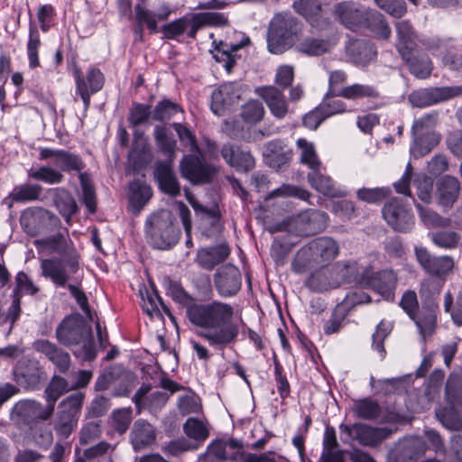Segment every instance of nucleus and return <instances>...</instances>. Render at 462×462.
Wrapping results in <instances>:
<instances>
[{
	"label": "nucleus",
	"instance_id": "nucleus-5",
	"mask_svg": "<svg viewBox=\"0 0 462 462\" xmlns=\"http://www.w3.org/2000/svg\"><path fill=\"white\" fill-rule=\"evenodd\" d=\"M300 24L290 13H280L271 20L267 44L272 53L281 54L290 49L298 40Z\"/></svg>",
	"mask_w": 462,
	"mask_h": 462
},
{
	"label": "nucleus",
	"instance_id": "nucleus-29",
	"mask_svg": "<svg viewBox=\"0 0 462 462\" xmlns=\"http://www.w3.org/2000/svg\"><path fill=\"white\" fill-rule=\"evenodd\" d=\"M460 183L453 176L446 175L437 183L438 203L440 207L449 209L457 201L459 194Z\"/></svg>",
	"mask_w": 462,
	"mask_h": 462
},
{
	"label": "nucleus",
	"instance_id": "nucleus-11",
	"mask_svg": "<svg viewBox=\"0 0 462 462\" xmlns=\"http://www.w3.org/2000/svg\"><path fill=\"white\" fill-rule=\"evenodd\" d=\"M426 450L427 445L422 438L404 437L391 448L386 462H412L422 457Z\"/></svg>",
	"mask_w": 462,
	"mask_h": 462
},
{
	"label": "nucleus",
	"instance_id": "nucleus-24",
	"mask_svg": "<svg viewBox=\"0 0 462 462\" xmlns=\"http://www.w3.org/2000/svg\"><path fill=\"white\" fill-rule=\"evenodd\" d=\"M367 9L354 2H341L335 5L334 14L347 29L356 31L363 27Z\"/></svg>",
	"mask_w": 462,
	"mask_h": 462
},
{
	"label": "nucleus",
	"instance_id": "nucleus-33",
	"mask_svg": "<svg viewBox=\"0 0 462 462\" xmlns=\"http://www.w3.org/2000/svg\"><path fill=\"white\" fill-rule=\"evenodd\" d=\"M258 94L265 101L272 114L277 118H283L288 113V106L282 91L273 86L258 88Z\"/></svg>",
	"mask_w": 462,
	"mask_h": 462
},
{
	"label": "nucleus",
	"instance_id": "nucleus-10",
	"mask_svg": "<svg viewBox=\"0 0 462 462\" xmlns=\"http://www.w3.org/2000/svg\"><path fill=\"white\" fill-rule=\"evenodd\" d=\"M397 283V274L392 270L373 273L369 267L362 270L360 287L371 288L383 298L393 297Z\"/></svg>",
	"mask_w": 462,
	"mask_h": 462
},
{
	"label": "nucleus",
	"instance_id": "nucleus-16",
	"mask_svg": "<svg viewBox=\"0 0 462 462\" xmlns=\"http://www.w3.org/2000/svg\"><path fill=\"white\" fill-rule=\"evenodd\" d=\"M55 407L50 402L44 406L34 400H24L16 402L13 408V414L29 425L40 420H48L53 415Z\"/></svg>",
	"mask_w": 462,
	"mask_h": 462
},
{
	"label": "nucleus",
	"instance_id": "nucleus-38",
	"mask_svg": "<svg viewBox=\"0 0 462 462\" xmlns=\"http://www.w3.org/2000/svg\"><path fill=\"white\" fill-rule=\"evenodd\" d=\"M403 60L409 67L411 74L419 79H426L431 73V61L429 57L424 54H420L418 50L410 52L408 57H402Z\"/></svg>",
	"mask_w": 462,
	"mask_h": 462
},
{
	"label": "nucleus",
	"instance_id": "nucleus-43",
	"mask_svg": "<svg viewBox=\"0 0 462 462\" xmlns=\"http://www.w3.org/2000/svg\"><path fill=\"white\" fill-rule=\"evenodd\" d=\"M435 311L436 310H422L419 316L415 314L414 319H412L415 322L423 341H425L427 337L432 336L435 332L437 324Z\"/></svg>",
	"mask_w": 462,
	"mask_h": 462
},
{
	"label": "nucleus",
	"instance_id": "nucleus-52",
	"mask_svg": "<svg viewBox=\"0 0 462 462\" xmlns=\"http://www.w3.org/2000/svg\"><path fill=\"white\" fill-rule=\"evenodd\" d=\"M446 399L449 404L462 406V376L450 374L446 383Z\"/></svg>",
	"mask_w": 462,
	"mask_h": 462
},
{
	"label": "nucleus",
	"instance_id": "nucleus-62",
	"mask_svg": "<svg viewBox=\"0 0 462 462\" xmlns=\"http://www.w3.org/2000/svg\"><path fill=\"white\" fill-rule=\"evenodd\" d=\"M231 453H226L225 460L229 461H239V462H274L273 457V452L254 454V453H245L242 449H233Z\"/></svg>",
	"mask_w": 462,
	"mask_h": 462
},
{
	"label": "nucleus",
	"instance_id": "nucleus-41",
	"mask_svg": "<svg viewBox=\"0 0 462 462\" xmlns=\"http://www.w3.org/2000/svg\"><path fill=\"white\" fill-rule=\"evenodd\" d=\"M180 112H183V110L178 103L168 98H163L160 100L152 109V119L166 123Z\"/></svg>",
	"mask_w": 462,
	"mask_h": 462
},
{
	"label": "nucleus",
	"instance_id": "nucleus-14",
	"mask_svg": "<svg viewBox=\"0 0 462 462\" xmlns=\"http://www.w3.org/2000/svg\"><path fill=\"white\" fill-rule=\"evenodd\" d=\"M214 284L217 293L223 298L236 295L242 287L240 270L233 264H225L214 274Z\"/></svg>",
	"mask_w": 462,
	"mask_h": 462
},
{
	"label": "nucleus",
	"instance_id": "nucleus-8",
	"mask_svg": "<svg viewBox=\"0 0 462 462\" xmlns=\"http://www.w3.org/2000/svg\"><path fill=\"white\" fill-rule=\"evenodd\" d=\"M318 243L312 241L310 244L301 247L292 262V271L299 274H307L308 277L304 285L313 292L318 291Z\"/></svg>",
	"mask_w": 462,
	"mask_h": 462
},
{
	"label": "nucleus",
	"instance_id": "nucleus-34",
	"mask_svg": "<svg viewBox=\"0 0 462 462\" xmlns=\"http://www.w3.org/2000/svg\"><path fill=\"white\" fill-rule=\"evenodd\" d=\"M152 196V188L145 181L134 180L129 184V206L139 213Z\"/></svg>",
	"mask_w": 462,
	"mask_h": 462
},
{
	"label": "nucleus",
	"instance_id": "nucleus-17",
	"mask_svg": "<svg viewBox=\"0 0 462 462\" xmlns=\"http://www.w3.org/2000/svg\"><path fill=\"white\" fill-rule=\"evenodd\" d=\"M32 346L35 351L45 356L57 372L62 374L69 372L72 361L68 351L47 339H38L33 342Z\"/></svg>",
	"mask_w": 462,
	"mask_h": 462
},
{
	"label": "nucleus",
	"instance_id": "nucleus-55",
	"mask_svg": "<svg viewBox=\"0 0 462 462\" xmlns=\"http://www.w3.org/2000/svg\"><path fill=\"white\" fill-rule=\"evenodd\" d=\"M227 448L230 449H242L243 443L236 439H229L228 440L215 439L208 446L207 452L217 459L225 460Z\"/></svg>",
	"mask_w": 462,
	"mask_h": 462
},
{
	"label": "nucleus",
	"instance_id": "nucleus-1",
	"mask_svg": "<svg viewBox=\"0 0 462 462\" xmlns=\"http://www.w3.org/2000/svg\"><path fill=\"white\" fill-rule=\"evenodd\" d=\"M167 294L186 307V317L199 328L198 336L211 346L223 349L236 341L239 328L232 321L235 310L229 303L220 300L194 302L193 298L176 282L169 283Z\"/></svg>",
	"mask_w": 462,
	"mask_h": 462
},
{
	"label": "nucleus",
	"instance_id": "nucleus-31",
	"mask_svg": "<svg viewBox=\"0 0 462 462\" xmlns=\"http://www.w3.org/2000/svg\"><path fill=\"white\" fill-rule=\"evenodd\" d=\"M156 439L153 426L143 420H137L132 428L130 440L134 451H141L151 446Z\"/></svg>",
	"mask_w": 462,
	"mask_h": 462
},
{
	"label": "nucleus",
	"instance_id": "nucleus-45",
	"mask_svg": "<svg viewBox=\"0 0 462 462\" xmlns=\"http://www.w3.org/2000/svg\"><path fill=\"white\" fill-rule=\"evenodd\" d=\"M456 405L441 407L436 410V417L443 427L449 430H462V417L455 409Z\"/></svg>",
	"mask_w": 462,
	"mask_h": 462
},
{
	"label": "nucleus",
	"instance_id": "nucleus-44",
	"mask_svg": "<svg viewBox=\"0 0 462 462\" xmlns=\"http://www.w3.org/2000/svg\"><path fill=\"white\" fill-rule=\"evenodd\" d=\"M42 187L39 184L24 183L15 186L9 197L15 202H30L39 199Z\"/></svg>",
	"mask_w": 462,
	"mask_h": 462
},
{
	"label": "nucleus",
	"instance_id": "nucleus-3",
	"mask_svg": "<svg viewBox=\"0 0 462 462\" xmlns=\"http://www.w3.org/2000/svg\"><path fill=\"white\" fill-rule=\"evenodd\" d=\"M55 337L65 346H79L74 356L81 361L90 362L97 357L92 328L79 314L64 318L55 330Z\"/></svg>",
	"mask_w": 462,
	"mask_h": 462
},
{
	"label": "nucleus",
	"instance_id": "nucleus-18",
	"mask_svg": "<svg viewBox=\"0 0 462 462\" xmlns=\"http://www.w3.org/2000/svg\"><path fill=\"white\" fill-rule=\"evenodd\" d=\"M415 255L422 269L433 276L444 277L454 268L452 256H434L425 247H416Z\"/></svg>",
	"mask_w": 462,
	"mask_h": 462
},
{
	"label": "nucleus",
	"instance_id": "nucleus-46",
	"mask_svg": "<svg viewBox=\"0 0 462 462\" xmlns=\"http://www.w3.org/2000/svg\"><path fill=\"white\" fill-rule=\"evenodd\" d=\"M353 411L358 418L368 420L380 419L382 412L379 403L369 398L355 402Z\"/></svg>",
	"mask_w": 462,
	"mask_h": 462
},
{
	"label": "nucleus",
	"instance_id": "nucleus-56",
	"mask_svg": "<svg viewBox=\"0 0 462 462\" xmlns=\"http://www.w3.org/2000/svg\"><path fill=\"white\" fill-rule=\"evenodd\" d=\"M296 233L300 236H308L316 233L317 222L314 212H302L293 220Z\"/></svg>",
	"mask_w": 462,
	"mask_h": 462
},
{
	"label": "nucleus",
	"instance_id": "nucleus-59",
	"mask_svg": "<svg viewBox=\"0 0 462 462\" xmlns=\"http://www.w3.org/2000/svg\"><path fill=\"white\" fill-rule=\"evenodd\" d=\"M338 253L339 246L335 239L329 236L319 237V266L328 264Z\"/></svg>",
	"mask_w": 462,
	"mask_h": 462
},
{
	"label": "nucleus",
	"instance_id": "nucleus-7",
	"mask_svg": "<svg viewBox=\"0 0 462 462\" xmlns=\"http://www.w3.org/2000/svg\"><path fill=\"white\" fill-rule=\"evenodd\" d=\"M226 5L227 3L223 0L200 2L195 9L205 10V12L191 14V28L188 31V37L196 39L197 32L204 27L228 26V16L217 11L225 8Z\"/></svg>",
	"mask_w": 462,
	"mask_h": 462
},
{
	"label": "nucleus",
	"instance_id": "nucleus-47",
	"mask_svg": "<svg viewBox=\"0 0 462 462\" xmlns=\"http://www.w3.org/2000/svg\"><path fill=\"white\" fill-rule=\"evenodd\" d=\"M28 176L37 181L53 185L62 182L64 176L60 171L51 166H40L37 169H31Z\"/></svg>",
	"mask_w": 462,
	"mask_h": 462
},
{
	"label": "nucleus",
	"instance_id": "nucleus-57",
	"mask_svg": "<svg viewBox=\"0 0 462 462\" xmlns=\"http://www.w3.org/2000/svg\"><path fill=\"white\" fill-rule=\"evenodd\" d=\"M39 291L36 286L27 273L18 272L14 278V287L11 295L22 299L23 295H34Z\"/></svg>",
	"mask_w": 462,
	"mask_h": 462
},
{
	"label": "nucleus",
	"instance_id": "nucleus-51",
	"mask_svg": "<svg viewBox=\"0 0 462 462\" xmlns=\"http://www.w3.org/2000/svg\"><path fill=\"white\" fill-rule=\"evenodd\" d=\"M54 202L59 212L65 217L66 221H69L78 211V205L74 197L65 189L59 191Z\"/></svg>",
	"mask_w": 462,
	"mask_h": 462
},
{
	"label": "nucleus",
	"instance_id": "nucleus-20",
	"mask_svg": "<svg viewBox=\"0 0 462 462\" xmlns=\"http://www.w3.org/2000/svg\"><path fill=\"white\" fill-rule=\"evenodd\" d=\"M356 261L338 262L334 265L331 274H337L334 282H319V291L336 289L346 282H355L360 286L362 270Z\"/></svg>",
	"mask_w": 462,
	"mask_h": 462
},
{
	"label": "nucleus",
	"instance_id": "nucleus-30",
	"mask_svg": "<svg viewBox=\"0 0 462 462\" xmlns=\"http://www.w3.org/2000/svg\"><path fill=\"white\" fill-rule=\"evenodd\" d=\"M230 254V247L226 244L199 249L196 262L206 270H212L216 265L224 262Z\"/></svg>",
	"mask_w": 462,
	"mask_h": 462
},
{
	"label": "nucleus",
	"instance_id": "nucleus-21",
	"mask_svg": "<svg viewBox=\"0 0 462 462\" xmlns=\"http://www.w3.org/2000/svg\"><path fill=\"white\" fill-rule=\"evenodd\" d=\"M53 158V163L60 169V171L72 172L77 171L81 173L85 168V163L81 157L78 154L69 152L65 150H58L53 148H42L39 153V159L48 160Z\"/></svg>",
	"mask_w": 462,
	"mask_h": 462
},
{
	"label": "nucleus",
	"instance_id": "nucleus-39",
	"mask_svg": "<svg viewBox=\"0 0 462 462\" xmlns=\"http://www.w3.org/2000/svg\"><path fill=\"white\" fill-rule=\"evenodd\" d=\"M153 136L159 150L169 158L168 162H171L175 156L176 141L168 134L166 126L155 125Z\"/></svg>",
	"mask_w": 462,
	"mask_h": 462
},
{
	"label": "nucleus",
	"instance_id": "nucleus-4",
	"mask_svg": "<svg viewBox=\"0 0 462 462\" xmlns=\"http://www.w3.org/2000/svg\"><path fill=\"white\" fill-rule=\"evenodd\" d=\"M180 234L178 223L170 210L154 212L145 221L147 242L155 249H171L178 244Z\"/></svg>",
	"mask_w": 462,
	"mask_h": 462
},
{
	"label": "nucleus",
	"instance_id": "nucleus-9",
	"mask_svg": "<svg viewBox=\"0 0 462 462\" xmlns=\"http://www.w3.org/2000/svg\"><path fill=\"white\" fill-rule=\"evenodd\" d=\"M20 224L25 233L35 236L57 226L60 221L53 213L42 207H31L22 212Z\"/></svg>",
	"mask_w": 462,
	"mask_h": 462
},
{
	"label": "nucleus",
	"instance_id": "nucleus-12",
	"mask_svg": "<svg viewBox=\"0 0 462 462\" xmlns=\"http://www.w3.org/2000/svg\"><path fill=\"white\" fill-rule=\"evenodd\" d=\"M383 217L387 224L395 231L406 233L414 226V216L411 209L399 199H392L382 209Z\"/></svg>",
	"mask_w": 462,
	"mask_h": 462
},
{
	"label": "nucleus",
	"instance_id": "nucleus-40",
	"mask_svg": "<svg viewBox=\"0 0 462 462\" xmlns=\"http://www.w3.org/2000/svg\"><path fill=\"white\" fill-rule=\"evenodd\" d=\"M69 381L59 374H54L44 390V396L47 402L55 407L58 399L65 393L72 390Z\"/></svg>",
	"mask_w": 462,
	"mask_h": 462
},
{
	"label": "nucleus",
	"instance_id": "nucleus-35",
	"mask_svg": "<svg viewBox=\"0 0 462 462\" xmlns=\"http://www.w3.org/2000/svg\"><path fill=\"white\" fill-rule=\"evenodd\" d=\"M129 158L134 167H143L152 160L151 148L147 141L143 138V134L135 132Z\"/></svg>",
	"mask_w": 462,
	"mask_h": 462
},
{
	"label": "nucleus",
	"instance_id": "nucleus-22",
	"mask_svg": "<svg viewBox=\"0 0 462 462\" xmlns=\"http://www.w3.org/2000/svg\"><path fill=\"white\" fill-rule=\"evenodd\" d=\"M341 429L364 446H375L389 438L393 432L387 427L374 428L365 424H356L353 428L342 425Z\"/></svg>",
	"mask_w": 462,
	"mask_h": 462
},
{
	"label": "nucleus",
	"instance_id": "nucleus-49",
	"mask_svg": "<svg viewBox=\"0 0 462 462\" xmlns=\"http://www.w3.org/2000/svg\"><path fill=\"white\" fill-rule=\"evenodd\" d=\"M79 179L82 189V201L88 212L93 214L97 211V196L90 175L81 172Z\"/></svg>",
	"mask_w": 462,
	"mask_h": 462
},
{
	"label": "nucleus",
	"instance_id": "nucleus-6",
	"mask_svg": "<svg viewBox=\"0 0 462 462\" xmlns=\"http://www.w3.org/2000/svg\"><path fill=\"white\" fill-rule=\"evenodd\" d=\"M85 394L77 392L63 399L57 408L53 429L61 439H67L77 429Z\"/></svg>",
	"mask_w": 462,
	"mask_h": 462
},
{
	"label": "nucleus",
	"instance_id": "nucleus-23",
	"mask_svg": "<svg viewBox=\"0 0 462 462\" xmlns=\"http://www.w3.org/2000/svg\"><path fill=\"white\" fill-rule=\"evenodd\" d=\"M221 156L225 162L237 171L248 172L255 166L254 157L250 151L233 143H225L221 150Z\"/></svg>",
	"mask_w": 462,
	"mask_h": 462
},
{
	"label": "nucleus",
	"instance_id": "nucleus-37",
	"mask_svg": "<svg viewBox=\"0 0 462 462\" xmlns=\"http://www.w3.org/2000/svg\"><path fill=\"white\" fill-rule=\"evenodd\" d=\"M337 96L349 100L377 99L380 97V92L374 86L355 83L340 88Z\"/></svg>",
	"mask_w": 462,
	"mask_h": 462
},
{
	"label": "nucleus",
	"instance_id": "nucleus-32",
	"mask_svg": "<svg viewBox=\"0 0 462 462\" xmlns=\"http://www.w3.org/2000/svg\"><path fill=\"white\" fill-rule=\"evenodd\" d=\"M397 32L396 48L402 57L417 51V35L408 20L399 21L395 23Z\"/></svg>",
	"mask_w": 462,
	"mask_h": 462
},
{
	"label": "nucleus",
	"instance_id": "nucleus-26",
	"mask_svg": "<svg viewBox=\"0 0 462 462\" xmlns=\"http://www.w3.org/2000/svg\"><path fill=\"white\" fill-rule=\"evenodd\" d=\"M153 174L162 192L171 197L180 194V185L173 172L171 162H157Z\"/></svg>",
	"mask_w": 462,
	"mask_h": 462
},
{
	"label": "nucleus",
	"instance_id": "nucleus-36",
	"mask_svg": "<svg viewBox=\"0 0 462 462\" xmlns=\"http://www.w3.org/2000/svg\"><path fill=\"white\" fill-rule=\"evenodd\" d=\"M363 27L369 29L378 38L387 40L392 31L385 17L376 10L367 9Z\"/></svg>",
	"mask_w": 462,
	"mask_h": 462
},
{
	"label": "nucleus",
	"instance_id": "nucleus-60",
	"mask_svg": "<svg viewBox=\"0 0 462 462\" xmlns=\"http://www.w3.org/2000/svg\"><path fill=\"white\" fill-rule=\"evenodd\" d=\"M440 288L430 282L421 283L420 294L422 301V310H437L439 307L438 297Z\"/></svg>",
	"mask_w": 462,
	"mask_h": 462
},
{
	"label": "nucleus",
	"instance_id": "nucleus-64",
	"mask_svg": "<svg viewBox=\"0 0 462 462\" xmlns=\"http://www.w3.org/2000/svg\"><path fill=\"white\" fill-rule=\"evenodd\" d=\"M264 116L263 104L257 100H251L242 107L241 117L250 125L260 122Z\"/></svg>",
	"mask_w": 462,
	"mask_h": 462
},
{
	"label": "nucleus",
	"instance_id": "nucleus-25",
	"mask_svg": "<svg viewBox=\"0 0 462 462\" xmlns=\"http://www.w3.org/2000/svg\"><path fill=\"white\" fill-rule=\"evenodd\" d=\"M263 157L269 167L280 170L291 160L293 152L282 140H272L264 144Z\"/></svg>",
	"mask_w": 462,
	"mask_h": 462
},
{
	"label": "nucleus",
	"instance_id": "nucleus-2",
	"mask_svg": "<svg viewBox=\"0 0 462 462\" xmlns=\"http://www.w3.org/2000/svg\"><path fill=\"white\" fill-rule=\"evenodd\" d=\"M37 245L57 253L60 256L43 259L41 262L42 275L50 279L56 286L65 287L68 282L79 283L80 255L68 236L59 232L37 241Z\"/></svg>",
	"mask_w": 462,
	"mask_h": 462
},
{
	"label": "nucleus",
	"instance_id": "nucleus-15",
	"mask_svg": "<svg viewBox=\"0 0 462 462\" xmlns=\"http://www.w3.org/2000/svg\"><path fill=\"white\" fill-rule=\"evenodd\" d=\"M462 95V86L430 88L414 91L409 96L413 106L426 107Z\"/></svg>",
	"mask_w": 462,
	"mask_h": 462
},
{
	"label": "nucleus",
	"instance_id": "nucleus-48",
	"mask_svg": "<svg viewBox=\"0 0 462 462\" xmlns=\"http://www.w3.org/2000/svg\"><path fill=\"white\" fill-rule=\"evenodd\" d=\"M41 46V38L36 24L31 21L29 24V40L27 42V55L30 69H35L40 66L39 48Z\"/></svg>",
	"mask_w": 462,
	"mask_h": 462
},
{
	"label": "nucleus",
	"instance_id": "nucleus-53",
	"mask_svg": "<svg viewBox=\"0 0 462 462\" xmlns=\"http://www.w3.org/2000/svg\"><path fill=\"white\" fill-rule=\"evenodd\" d=\"M183 430L189 439L196 442L193 444L199 445V447L208 438V429L201 420L196 418H189L183 424Z\"/></svg>",
	"mask_w": 462,
	"mask_h": 462
},
{
	"label": "nucleus",
	"instance_id": "nucleus-42",
	"mask_svg": "<svg viewBox=\"0 0 462 462\" xmlns=\"http://www.w3.org/2000/svg\"><path fill=\"white\" fill-rule=\"evenodd\" d=\"M439 142V136L437 134L414 135L413 143L411 146V153L414 158L423 157L429 153Z\"/></svg>",
	"mask_w": 462,
	"mask_h": 462
},
{
	"label": "nucleus",
	"instance_id": "nucleus-54",
	"mask_svg": "<svg viewBox=\"0 0 462 462\" xmlns=\"http://www.w3.org/2000/svg\"><path fill=\"white\" fill-rule=\"evenodd\" d=\"M431 242L438 247L443 249L456 248L461 240V236L455 231L440 230L429 234Z\"/></svg>",
	"mask_w": 462,
	"mask_h": 462
},
{
	"label": "nucleus",
	"instance_id": "nucleus-50",
	"mask_svg": "<svg viewBox=\"0 0 462 462\" xmlns=\"http://www.w3.org/2000/svg\"><path fill=\"white\" fill-rule=\"evenodd\" d=\"M419 212V217L423 224L430 228L436 227H448L451 225V220L448 217H443L437 212L422 207L420 204H415Z\"/></svg>",
	"mask_w": 462,
	"mask_h": 462
},
{
	"label": "nucleus",
	"instance_id": "nucleus-61",
	"mask_svg": "<svg viewBox=\"0 0 462 462\" xmlns=\"http://www.w3.org/2000/svg\"><path fill=\"white\" fill-rule=\"evenodd\" d=\"M296 145L300 151V162L315 170L316 166H318V158L314 143L308 142L304 138H299Z\"/></svg>",
	"mask_w": 462,
	"mask_h": 462
},
{
	"label": "nucleus",
	"instance_id": "nucleus-63",
	"mask_svg": "<svg viewBox=\"0 0 462 462\" xmlns=\"http://www.w3.org/2000/svg\"><path fill=\"white\" fill-rule=\"evenodd\" d=\"M152 110H151L150 105L134 103L127 118L129 125L136 127L145 124L150 117L152 118Z\"/></svg>",
	"mask_w": 462,
	"mask_h": 462
},
{
	"label": "nucleus",
	"instance_id": "nucleus-28",
	"mask_svg": "<svg viewBox=\"0 0 462 462\" xmlns=\"http://www.w3.org/2000/svg\"><path fill=\"white\" fill-rule=\"evenodd\" d=\"M346 53L353 63L359 66L367 65L376 55L374 45L364 39H349L346 43Z\"/></svg>",
	"mask_w": 462,
	"mask_h": 462
},
{
	"label": "nucleus",
	"instance_id": "nucleus-13",
	"mask_svg": "<svg viewBox=\"0 0 462 462\" xmlns=\"http://www.w3.org/2000/svg\"><path fill=\"white\" fill-rule=\"evenodd\" d=\"M181 175L193 184L212 181L217 169L197 155H187L180 162Z\"/></svg>",
	"mask_w": 462,
	"mask_h": 462
},
{
	"label": "nucleus",
	"instance_id": "nucleus-19",
	"mask_svg": "<svg viewBox=\"0 0 462 462\" xmlns=\"http://www.w3.org/2000/svg\"><path fill=\"white\" fill-rule=\"evenodd\" d=\"M241 98V90L236 83L222 84L211 94L210 109L217 116H224Z\"/></svg>",
	"mask_w": 462,
	"mask_h": 462
},
{
	"label": "nucleus",
	"instance_id": "nucleus-58",
	"mask_svg": "<svg viewBox=\"0 0 462 462\" xmlns=\"http://www.w3.org/2000/svg\"><path fill=\"white\" fill-rule=\"evenodd\" d=\"M292 7L311 26L318 24V0H297L293 2Z\"/></svg>",
	"mask_w": 462,
	"mask_h": 462
},
{
	"label": "nucleus",
	"instance_id": "nucleus-27",
	"mask_svg": "<svg viewBox=\"0 0 462 462\" xmlns=\"http://www.w3.org/2000/svg\"><path fill=\"white\" fill-rule=\"evenodd\" d=\"M249 42L250 39L245 36L237 43L220 41L215 47L214 58L217 62H222L225 69L227 73H230L236 60L240 58L237 51L249 44Z\"/></svg>",
	"mask_w": 462,
	"mask_h": 462
}]
</instances>
